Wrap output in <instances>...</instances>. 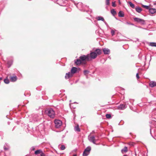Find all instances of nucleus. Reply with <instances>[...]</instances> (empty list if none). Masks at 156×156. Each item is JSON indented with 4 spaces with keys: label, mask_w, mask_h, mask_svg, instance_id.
Wrapping results in <instances>:
<instances>
[{
    "label": "nucleus",
    "mask_w": 156,
    "mask_h": 156,
    "mask_svg": "<svg viewBox=\"0 0 156 156\" xmlns=\"http://www.w3.org/2000/svg\"><path fill=\"white\" fill-rule=\"evenodd\" d=\"M72 74L70 72L66 74L65 78L66 79H67L72 76Z\"/></svg>",
    "instance_id": "nucleus-11"
},
{
    "label": "nucleus",
    "mask_w": 156,
    "mask_h": 156,
    "mask_svg": "<svg viewBox=\"0 0 156 156\" xmlns=\"http://www.w3.org/2000/svg\"><path fill=\"white\" fill-rule=\"evenodd\" d=\"M123 156H127L126 155H124Z\"/></svg>",
    "instance_id": "nucleus-49"
},
{
    "label": "nucleus",
    "mask_w": 156,
    "mask_h": 156,
    "mask_svg": "<svg viewBox=\"0 0 156 156\" xmlns=\"http://www.w3.org/2000/svg\"><path fill=\"white\" fill-rule=\"evenodd\" d=\"M149 12L152 14L155 13L156 12V9H149Z\"/></svg>",
    "instance_id": "nucleus-15"
},
{
    "label": "nucleus",
    "mask_w": 156,
    "mask_h": 156,
    "mask_svg": "<svg viewBox=\"0 0 156 156\" xmlns=\"http://www.w3.org/2000/svg\"><path fill=\"white\" fill-rule=\"evenodd\" d=\"M110 0H106V4L107 5H109L110 4V2H109Z\"/></svg>",
    "instance_id": "nucleus-33"
},
{
    "label": "nucleus",
    "mask_w": 156,
    "mask_h": 156,
    "mask_svg": "<svg viewBox=\"0 0 156 156\" xmlns=\"http://www.w3.org/2000/svg\"><path fill=\"white\" fill-rule=\"evenodd\" d=\"M45 154L43 153L42 152L40 154V156H45Z\"/></svg>",
    "instance_id": "nucleus-39"
},
{
    "label": "nucleus",
    "mask_w": 156,
    "mask_h": 156,
    "mask_svg": "<svg viewBox=\"0 0 156 156\" xmlns=\"http://www.w3.org/2000/svg\"><path fill=\"white\" fill-rule=\"evenodd\" d=\"M2 79V78H0V80Z\"/></svg>",
    "instance_id": "nucleus-47"
},
{
    "label": "nucleus",
    "mask_w": 156,
    "mask_h": 156,
    "mask_svg": "<svg viewBox=\"0 0 156 156\" xmlns=\"http://www.w3.org/2000/svg\"><path fill=\"white\" fill-rule=\"evenodd\" d=\"M81 5V6H82V4L81 3H78L77 5H76V7L78 8V6H79V5Z\"/></svg>",
    "instance_id": "nucleus-38"
},
{
    "label": "nucleus",
    "mask_w": 156,
    "mask_h": 156,
    "mask_svg": "<svg viewBox=\"0 0 156 156\" xmlns=\"http://www.w3.org/2000/svg\"><path fill=\"white\" fill-rule=\"evenodd\" d=\"M149 86L151 87H153L156 86V82L153 81H151L149 83Z\"/></svg>",
    "instance_id": "nucleus-10"
},
{
    "label": "nucleus",
    "mask_w": 156,
    "mask_h": 156,
    "mask_svg": "<svg viewBox=\"0 0 156 156\" xmlns=\"http://www.w3.org/2000/svg\"><path fill=\"white\" fill-rule=\"evenodd\" d=\"M103 22L105 23L106 24V25H108V24H107V23L106 22V21H105L104 20V21H103Z\"/></svg>",
    "instance_id": "nucleus-41"
},
{
    "label": "nucleus",
    "mask_w": 156,
    "mask_h": 156,
    "mask_svg": "<svg viewBox=\"0 0 156 156\" xmlns=\"http://www.w3.org/2000/svg\"><path fill=\"white\" fill-rule=\"evenodd\" d=\"M106 117L107 119H110L111 117V115L110 114H107L106 115Z\"/></svg>",
    "instance_id": "nucleus-29"
},
{
    "label": "nucleus",
    "mask_w": 156,
    "mask_h": 156,
    "mask_svg": "<svg viewBox=\"0 0 156 156\" xmlns=\"http://www.w3.org/2000/svg\"><path fill=\"white\" fill-rule=\"evenodd\" d=\"M149 45L152 47H156V43L151 42L150 43Z\"/></svg>",
    "instance_id": "nucleus-25"
},
{
    "label": "nucleus",
    "mask_w": 156,
    "mask_h": 156,
    "mask_svg": "<svg viewBox=\"0 0 156 156\" xmlns=\"http://www.w3.org/2000/svg\"><path fill=\"white\" fill-rule=\"evenodd\" d=\"M12 62L11 61H8L7 62V64L9 65L8 67L9 68L12 64Z\"/></svg>",
    "instance_id": "nucleus-26"
},
{
    "label": "nucleus",
    "mask_w": 156,
    "mask_h": 156,
    "mask_svg": "<svg viewBox=\"0 0 156 156\" xmlns=\"http://www.w3.org/2000/svg\"><path fill=\"white\" fill-rule=\"evenodd\" d=\"M128 151V148L126 147H125L124 148L122 149L121 152L122 153H126Z\"/></svg>",
    "instance_id": "nucleus-14"
},
{
    "label": "nucleus",
    "mask_w": 156,
    "mask_h": 156,
    "mask_svg": "<svg viewBox=\"0 0 156 156\" xmlns=\"http://www.w3.org/2000/svg\"><path fill=\"white\" fill-rule=\"evenodd\" d=\"M135 9H136V8H135Z\"/></svg>",
    "instance_id": "nucleus-48"
},
{
    "label": "nucleus",
    "mask_w": 156,
    "mask_h": 156,
    "mask_svg": "<svg viewBox=\"0 0 156 156\" xmlns=\"http://www.w3.org/2000/svg\"><path fill=\"white\" fill-rule=\"evenodd\" d=\"M139 76L138 75V73H137V79H139Z\"/></svg>",
    "instance_id": "nucleus-43"
},
{
    "label": "nucleus",
    "mask_w": 156,
    "mask_h": 156,
    "mask_svg": "<svg viewBox=\"0 0 156 156\" xmlns=\"http://www.w3.org/2000/svg\"><path fill=\"white\" fill-rule=\"evenodd\" d=\"M55 127L56 128H58L62 125V122L59 120H55Z\"/></svg>",
    "instance_id": "nucleus-3"
},
{
    "label": "nucleus",
    "mask_w": 156,
    "mask_h": 156,
    "mask_svg": "<svg viewBox=\"0 0 156 156\" xmlns=\"http://www.w3.org/2000/svg\"><path fill=\"white\" fill-rule=\"evenodd\" d=\"M103 51L105 55L108 54L110 52L109 49L107 48H104L103 49Z\"/></svg>",
    "instance_id": "nucleus-9"
},
{
    "label": "nucleus",
    "mask_w": 156,
    "mask_h": 156,
    "mask_svg": "<svg viewBox=\"0 0 156 156\" xmlns=\"http://www.w3.org/2000/svg\"><path fill=\"white\" fill-rule=\"evenodd\" d=\"M60 149L61 150H64L65 149V147L64 145H62L60 147Z\"/></svg>",
    "instance_id": "nucleus-32"
},
{
    "label": "nucleus",
    "mask_w": 156,
    "mask_h": 156,
    "mask_svg": "<svg viewBox=\"0 0 156 156\" xmlns=\"http://www.w3.org/2000/svg\"><path fill=\"white\" fill-rule=\"evenodd\" d=\"M77 71V69L76 67H73L71 69V72L72 74L75 73Z\"/></svg>",
    "instance_id": "nucleus-13"
},
{
    "label": "nucleus",
    "mask_w": 156,
    "mask_h": 156,
    "mask_svg": "<svg viewBox=\"0 0 156 156\" xmlns=\"http://www.w3.org/2000/svg\"><path fill=\"white\" fill-rule=\"evenodd\" d=\"M74 130L75 131L77 132H80V129L78 125L75 126L74 127Z\"/></svg>",
    "instance_id": "nucleus-22"
},
{
    "label": "nucleus",
    "mask_w": 156,
    "mask_h": 156,
    "mask_svg": "<svg viewBox=\"0 0 156 156\" xmlns=\"http://www.w3.org/2000/svg\"><path fill=\"white\" fill-rule=\"evenodd\" d=\"M88 139L89 141L93 143L94 144H96L95 143V137L94 136H91L90 135L88 136Z\"/></svg>",
    "instance_id": "nucleus-4"
},
{
    "label": "nucleus",
    "mask_w": 156,
    "mask_h": 156,
    "mask_svg": "<svg viewBox=\"0 0 156 156\" xmlns=\"http://www.w3.org/2000/svg\"><path fill=\"white\" fill-rule=\"evenodd\" d=\"M133 19L135 21H136V17H135Z\"/></svg>",
    "instance_id": "nucleus-42"
},
{
    "label": "nucleus",
    "mask_w": 156,
    "mask_h": 156,
    "mask_svg": "<svg viewBox=\"0 0 156 156\" xmlns=\"http://www.w3.org/2000/svg\"><path fill=\"white\" fill-rule=\"evenodd\" d=\"M118 16L120 17H123L124 16V14L122 11H120L118 13Z\"/></svg>",
    "instance_id": "nucleus-20"
},
{
    "label": "nucleus",
    "mask_w": 156,
    "mask_h": 156,
    "mask_svg": "<svg viewBox=\"0 0 156 156\" xmlns=\"http://www.w3.org/2000/svg\"><path fill=\"white\" fill-rule=\"evenodd\" d=\"M125 24H126V25H133V24L132 23H130L129 22H126V23H125Z\"/></svg>",
    "instance_id": "nucleus-35"
},
{
    "label": "nucleus",
    "mask_w": 156,
    "mask_h": 156,
    "mask_svg": "<svg viewBox=\"0 0 156 156\" xmlns=\"http://www.w3.org/2000/svg\"><path fill=\"white\" fill-rule=\"evenodd\" d=\"M126 106L125 104H121L117 107L118 109L123 110L126 108Z\"/></svg>",
    "instance_id": "nucleus-6"
},
{
    "label": "nucleus",
    "mask_w": 156,
    "mask_h": 156,
    "mask_svg": "<svg viewBox=\"0 0 156 156\" xmlns=\"http://www.w3.org/2000/svg\"><path fill=\"white\" fill-rule=\"evenodd\" d=\"M128 3L130 7L133 8H134L135 6L134 4L132 3L131 2H128Z\"/></svg>",
    "instance_id": "nucleus-23"
},
{
    "label": "nucleus",
    "mask_w": 156,
    "mask_h": 156,
    "mask_svg": "<svg viewBox=\"0 0 156 156\" xmlns=\"http://www.w3.org/2000/svg\"><path fill=\"white\" fill-rule=\"evenodd\" d=\"M10 79L11 81L12 82H15L16 81L17 79V77L16 76H11L10 77Z\"/></svg>",
    "instance_id": "nucleus-17"
},
{
    "label": "nucleus",
    "mask_w": 156,
    "mask_h": 156,
    "mask_svg": "<svg viewBox=\"0 0 156 156\" xmlns=\"http://www.w3.org/2000/svg\"><path fill=\"white\" fill-rule=\"evenodd\" d=\"M90 57L92 59H94L96 58L97 56V54L95 52H92L90 53Z\"/></svg>",
    "instance_id": "nucleus-8"
},
{
    "label": "nucleus",
    "mask_w": 156,
    "mask_h": 156,
    "mask_svg": "<svg viewBox=\"0 0 156 156\" xmlns=\"http://www.w3.org/2000/svg\"><path fill=\"white\" fill-rule=\"evenodd\" d=\"M45 113L50 118H53L55 116V112L53 109L48 108L45 110Z\"/></svg>",
    "instance_id": "nucleus-1"
},
{
    "label": "nucleus",
    "mask_w": 156,
    "mask_h": 156,
    "mask_svg": "<svg viewBox=\"0 0 156 156\" xmlns=\"http://www.w3.org/2000/svg\"><path fill=\"white\" fill-rule=\"evenodd\" d=\"M31 150L34 151L35 150V147H32L31 148Z\"/></svg>",
    "instance_id": "nucleus-40"
},
{
    "label": "nucleus",
    "mask_w": 156,
    "mask_h": 156,
    "mask_svg": "<svg viewBox=\"0 0 156 156\" xmlns=\"http://www.w3.org/2000/svg\"><path fill=\"white\" fill-rule=\"evenodd\" d=\"M89 73V71L87 70H84V75H87Z\"/></svg>",
    "instance_id": "nucleus-31"
},
{
    "label": "nucleus",
    "mask_w": 156,
    "mask_h": 156,
    "mask_svg": "<svg viewBox=\"0 0 156 156\" xmlns=\"http://www.w3.org/2000/svg\"><path fill=\"white\" fill-rule=\"evenodd\" d=\"M145 22V20H144L137 18V24L139 23L141 25L144 24Z\"/></svg>",
    "instance_id": "nucleus-7"
},
{
    "label": "nucleus",
    "mask_w": 156,
    "mask_h": 156,
    "mask_svg": "<svg viewBox=\"0 0 156 156\" xmlns=\"http://www.w3.org/2000/svg\"><path fill=\"white\" fill-rule=\"evenodd\" d=\"M91 150V147L89 146L87 147L84 150L83 156H87L90 153V151Z\"/></svg>",
    "instance_id": "nucleus-2"
},
{
    "label": "nucleus",
    "mask_w": 156,
    "mask_h": 156,
    "mask_svg": "<svg viewBox=\"0 0 156 156\" xmlns=\"http://www.w3.org/2000/svg\"><path fill=\"white\" fill-rule=\"evenodd\" d=\"M81 62L82 61L80 58L76 59V61L75 62V63L77 65L80 64Z\"/></svg>",
    "instance_id": "nucleus-16"
},
{
    "label": "nucleus",
    "mask_w": 156,
    "mask_h": 156,
    "mask_svg": "<svg viewBox=\"0 0 156 156\" xmlns=\"http://www.w3.org/2000/svg\"><path fill=\"white\" fill-rule=\"evenodd\" d=\"M136 154H137L136 153V152H135V155L136 156Z\"/></svg>",
    "instance_id": "nucleus-45"
},
{
    "label": "nucleus",
    "mask_w": 156,
    "mask_h": 156,
    "mask_svg": "<svg viewBox=\"0 0 156 156\" xmlns=\"http://www.w3.org/2000/svg\"><path fill=\"white\" fill-rule=\"evenodd\" d=\"M96 19L98 20H101L103 21H104V18L103 17L101 16H98L96 18Z\"/></svg>",
    "instance_id": "nucleus-21"
},
{
    "label": "nucleus",
    "mask_w": 156,
    "mask_h": 156,
    "mask_svg": "<svg viewBox=\"0 0 156 156\" xmlns=\"http://www.w3.org/2000/svg\"><path fill=\"white\" fill-rule=\"evenodd\" d=\"M89 58L90 57L88 55H83L80 57V58L81 60V61H83L86 60H88Z\"/></svg>",
    "instance_id": "nucleus-5"
},
{
    "label": "nucleus",
    "mask_w": 156,
    "mask_h": 156,
    "mask_svg": "<svg viewBox=\"0 0 156 156\" xmlns=\"http://www.w3.org/2000/svg\"><path fill=\"white\" fill-rule=\"evenodd\" d=\"M111 34L112 36H113L115 34V31L112 30L111 31Z\"/></svg>",
    "instance_id": "nucleus-34"
},
{
    "label": "nucleus",
    "mask_w": 156,
    "mask_h": 156,
    "mask_svg": "<svg viewBox=\"0 0 156 156\" xmlns=\"http://www.w3.org/2000/svg\"><path fill=\"white\" fill-rule=\"evenodd\" d=\"M42 152V150L41 149L38 150L36 151H35V154L36 155H37L39 154H41V153Z\"/></svg>",
    "instance_id": "nucleus-18"
},
{
    "label": "nucleus",
    "mask_w": 156,
    "mask_h": 156,
    "mask_svg": "<svg viewBox=\"0 0 156 156\" xmlns=\"http://www.w3.org/2000/svg\"><path fill=\"white\" fill-rule=\"evenodd\" d=\"M94 52H95L96 53L97 55H100L102 53V51L101 49L98 48L96 49L95 50Z\"/></svg>",
    "instance_id": "nucleus-12"
},
{
    "label": "nucleus",
    "mask_w": 156,
    "mask_h": 156,
    "mask_svg": "<svg viewBox=\"0 0 156 156\" xmlns=\"http://www.w3.org/2000/svg\"><path fill=\"white\" fill-rule=\"evenodd\" d=\"M9 148V146L7 144H5L4 146V149L5 150H8Z\"/></svg>",
    "instance_id": "nucleus-19"
},
{
    "label": "nucleus",
    "mask_w": 156,
    "mask_h": 156,
    "mask_svg": "<svg viewBox=\"0 0 156 156\" xmlns=\"http://www.w3.org/2000/svg\"><path fill=\"white\" fill-rule=\"evenodd\" d=\"M111 13L114 16L116 14V12L114 9H112L111 10Z\"/></svg>",
    "instance_id": "nucleus-24"
},
{
    "label": "nucleus",
    "mask_w": 156,
    "mask_h": 156,
    "mask_svg": "<svg viewBox=\"0 0 156 156\" xmlns=\"http://www.w3.org/2000/svg\"><path fill=\"white\" fill-rule=\"evenodd\" d=\"M142 10L141 8L139 7H137V12H140Z\"/></svg>",
    "instance_id": "nucleus-28"
},
{
    "label": "nucleus",
    "mask_w": 156,
    "mask_h": 156,
    "mask_svg": "<svg viewBox=\"0 0 156 156\" xmlns=\"http://www.w3.org/2000/svg\"><path fill=\"white\" fill-rule=\"evenodd\" d=\"M112 5L113 7H115L116 5L115 4V2H112Z\"/></svg>",
    "instance_id": "nucleus-36"
},
{
    "label": "nucleus",
    "mask_w": 156,
    "mask_h": 156,
    "mask_svg": "<svg viewBox=\"0 0 156 156\" xmlns=\"http://www.w3.org/2000/svg\"><path fill=\"white\" fill-rule=\"evenodd\" d=\"M73 156H77V155L76 154H75L73 155Z\"/></svg>",
    "instance_id": "nucleus-44"
},
{
    "label": "nucleus",
    "mask_w": 156,
    "mask_h": 156,
    "mask_svg": "<svg viewBox=\"0 0 156 156\" xmlns=\"http://www.w3.org/2000/svg\"><path fill=\"white\" fill-rule=\"evenodd\" d=\"M130 108H131V109L132 110H133V111L134 112H136V108L133 109L132 107H130Z\"/></svg>",
    "instance_id": "nucleus-37"
},
{
    "label": "nucleus",
    "mask_w": 156,
    "mask_h": 156,
    "mask_svg": "<svg viewBox=\"0 0 156 156\" xmlns=\"http://www.w3.org/2000/svg\"><path fill=\"white\" fill-rule=\"evenodd\" d=\"M4 82L6 84H8L9 82V81L8 79H5L4 80Z\"/></svg>",
    "instance_id": "nucleus-27"
},
{
    "label": "nucleus",
    "mask_w": 156,
    "mask_h": 156,
    "mask_svg": "<svg viewBox=\"0 0 156 156\" xmlns=\"http://www.w3.org/2000/svg\"><path fill=\"white\" fill-rule=\"evenodd\" d=\"M34 121H37V119H36V120H35Z\"/></svg>",
    "instance_id": "nucleus-46"
},
{
    "label": "nucleus",
    "mask_w": 156,
    "mask_h": 156,
    "mask_svg": "<svg viewBox=\"0 0 156 156\" xmlns=\"http://www.w3.org/2000/svg\"><path fill=\"white\" fill-rule=\"evenodd\" d=\"M142 7L145 8L146 9H150L149 8V7L148 6H147V5H142Z\"/></svg>",
    "instance_id": "nucleus-30"
}]
</instances>
